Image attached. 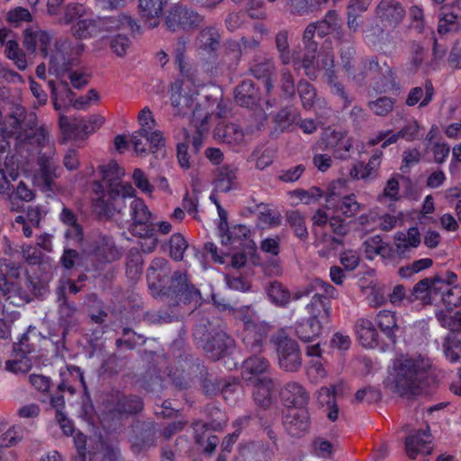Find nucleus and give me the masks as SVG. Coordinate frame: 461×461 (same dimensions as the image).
I'll list each match as a JSON object with an SVG mask.
<instances>
[{"label":"nucleus","mask_w":461,"mask_h":461,"mask_svg":"<svg viewBox=\"0 0 461 461\" xmlns=\"http://www.w3.org/2000/svg\"><path fill=\"white\" fill-rule=\"evenodd\" d=\"M138 121L140 127L131 138L135 152L141 156L151 153L156 158L164 155L166 140L160 131L153 130L155 119L148 107L139 113Z\"/></svg>","instance_id":"obj_5"},{"label":"nucleus","mask_w":461,"mask_h":461,"mask_svg":"<svg viewBox=\"0 0 461 461\" xmlns=\"http://www.w3.org/2000/svg\"><path fill=\"white\" fill-rule=\"evenodd\" d=\"M383 150L376 149L370 157L367 163L357 161L349 170V176L354 180H374L377 176V171L381 166Z\"/></svg>","instance_id":"obj_21"},{"label":"nucleus","mask_w":461,"mask_h":461,"mask_svg":"<svg viewBox=\"0 0 461 461\" xmlns=\"http://www.w3.org/2000/svg\"><path fill=\"white\" fill-rule=\"evenodd\" d=\"M292 196L300 202L310 204L318 201L323 195V191L317 186H312L308 190L295 189L291 193Z\"/></svg>","instance_id":"obj_64"},{"label":"nucleus","mask_w":461,"mask_h":461,"mask_svg":"<svg viewBox=\"0 0 461 461\" xmlns=\"http://www.w3.org/2000/svg\"><path fill=\"white\" fill-rule=\"evenodd\" d=\"M267 294L273 304L285 308L294 299V294L279 281H273L267 288Z\"/></svg>","instance_id":"obj_42"},{"label":"nucleus","mask_w":461,"mask_h":461,"mask_svg":"<svg viewBox=\"0 0 461 461\" xmlns=\"http://www.w3.org/2000/svg\"><path fill=\"white\" fill-rule=\"evenodd\" d=\"M236 319L242 323V329H249L263 321L259 320L257 312L250 305H243L236 310Z\"/></svg>","instance_id":"obj_57"},{"label":"nucleus","mask_w":461,"mask_h":461,"mask_svg":"<svg viewBox=\"0 0 461 461\" xmlns=\"http://www.w3.org/2000/svg\"><path fill=\"white\" fill-rule=\"evenodd\" d=\"M269 330L270 326L268 323L262 321L249 329H241L239 332V337L248 351L258 354L263 351Z\"/></svg>","instance_id":"obj_17"},{"label":"nucleus","mask_w":461,"mask_h":461,"mask_svg":"<svg viewBox=\"0 0 461 461\" xmlns=\"http://www.w3.org/2000/svg\"><path fill=\"white\" fill-rule=\"evenodd\" d=\"M57 302L59 303L58 321L64 329L63 335L65 336L77 325V309L75 303L68 302L64 286H59L57 289Z\"/></svg>","instance_id":"obj_19"},{"label":"nucleus","mask_w":461,"mask_h":461,"mask_svg":"<svg viewBox=\"0 0 461 461\" xmlns=\"http://www.w3.org/2000/svg\"><path fill=\"white\" fill-rule=\"evenodd\" d=\"M73 436L77 455L74 461H92V454L86 449V436L80 430H77Z\"/></svg>","instance_id":"obj_60"},{"label":"nucleus","mask_w":461,"mask_h":461,"mask_svg":"<svg viewBox=\"0 0 461 461\" xmlns=\"http://www.w3.org/2000/svg\"><path fill=\"white\" fill-rule=\"evenodd\" d=\"M203 16L182 4H173L164 14V25L172 32L196 30L203 25Z\"/></svg>","instance_id":"obj_8"},{"label":"nucleus","mask_w":461,"mask_h":461,"mask_svg":"<svg viewBox=\"0 0 461 461\" xmlns=\"http://www.w3.org/2000/svg\"><path fill=\"white\" fill-rule=\"evenodd\" d=\"M48 85L50 90L53 106L56 111H60L71 105L76 94L71 90L68 82L59 81L56 84L53 80H50L48 81Z\"/></svg>","instance_id":"obj_27"},{"label":"nucleus","mask_w":461,"mask_h":461,"mask_svg":"<svg viewBox=\"0 0 461 461\" xmlns=\"http://www.w3.org/2000/svg\"><path fill=\"white\" fill-rule=\"evenodd\" d=\"M88 253L102 263H112L122 257V251L113 238L105 234L95 235L88 244Z\"/></svg>","instance_id":"obj_13"},{"label":"nucleus","mask_w":461,"mask_h":461,"mask_svg":"<svg viewBox=\"0 0 461 461\" xmlns=\"http://www.w3.org/2000/svg\"><path fill=\"white\" fill-rule=\"evenodd\" d=\"M298 117V113L292 107L282 108L276 115V126L281 131H289L292 130Z\"/></svg>","instance_id":"obj_55"},{"label":"nucleus","mask_w":461,"mask_h":461,"mask_svg":"<svg viewBox=\"0 0 461 461\" xmlns=\"http://www.w3.org/2000/svg\"><path fill=\"white\" fill-rule=\"evenodd\" d=\"M361 207L354 194L343 196L337 204V210L348 218L356 216Z\"/></svg>","instance_id":"obj_56"},{"label":"nucleus","mask_w":461,"mask_h":461,"mask_svg":"<svg viewBox=\"0 0 461 461\" xmlns=\"http://www.w3.org/2000/svg\"><path fill=\"white\" fill-rule=\"evenodd\" d=\"M309 317L318 321L322 326L328 324L330 321L331 303L321 293L312 294L311 302L306 305Z\"/></svg>","instance_id":"obj_25"},{"label":"nucleus","mask_w":461,"mask_h":461,"mask_svg":"<svg viewBox=\"0 0 461 461\" xmlns=\"http://www.w3.org/2000/svg\"><path fill=\"white\" fill-rule=\"evenodd\" d=\"M430 367V359L421 355L397 358L393 363L395 391L401 396L419 394Z\"/></svg>","instance_id":"obj_3"},{"label":"nucleus","mask_w":461,"mask_h":461,"mask_svg":"<svg viewBox=\"0 0 461 461\" xmlns=\"http://www.w3.org/2000/svg\"><path fill=\"white\" fill-rule=\"evenodd\" d=\"M59 125L65 138L77 137L81 131H86L87 125L83 119H69L66 115H60Z\"/></svg>","instance_id":"obj_48"},{"label":"nucleus","mask_w":461,"mask_h":461,"mask_svg":"<svg viewBox=\"0 0 461 461\" xmlns=\"http://www.w3.org/2000/svg\"><path fill=\"white\" fill-rule=\"evenodd\" d=\"M225 425V421H217L213 420L210 423L203 422L202 420H195L193 422L192 427L194 429V437L195 442L201 446L204 443V452L207 454H212L216 449V447L219 443V438L215 435H210L206 437V432L210 429L217 431L221 430Z\"/></svg>","instance_id":"obj_20"},{"label":"nucleus","mask_w":461,"mask_h":461,"mask_svg":"<svg viewBox=\"0 0 461 461\" xmlns=\"http://www.w3.org/2000/svg\"><path fill=\"white\" fill-rule=\"evenodd\" d=\"M236 179V169L230 166H222L215 180V189L219 192L227 193L233 187Z\"/></svg>","instance_id":"obj_50"},{"label":"nucleus","mask_w":461,"mask_h":461,"mask_svg":"<svg viewBox=\"0 0 461 461\" xmlns=\"http://www.w3.org/2000/svg\"><path fill=\"white\" fill-rule=\"evenodd\" d=\"M452 310L436 312V319L439 325L449 330L448 334L461 333V311L455 312Z\"/></svg>","instance_id":"obj_45"},{"label":"nucleus","mask_w":461,"mask_h":461,"mask_svg":"<svg viewBox=\"0 0 461 461\" xmlns=\"http://www.w3.org/2000/svg\"><path fill=\"white\" fill-rule=\"evenodd\" d=\"M395 240L402 258H409L411 249H416L420 244V233L417 227H411L406 233H396Z\"/></svg>","instance_id":"obj_37"},{"label":"nucleus","mask_w":461,"mask_h":461,"mask_svg":"<svg viewBox=\"0 0 461 461\" xmlns=\"http://www.w3.org/2000/svg\"><path fill=\"white\" fill-rule=\"evenodd\" d=\"M406 10L397 0H380L375 7V16L379 23H371L364 31L368 44L377 46L384 44L390 33L386 30H394L403 21Z\"/></svg>","instance_id":"obj_4"},{"label":"nucleus","mask_w":461,"mask_h":461,"mask_svg":"<svg viewBox=\"0 0 461 461\" xmlns=\"http://www.w3.org/2000/svg\"><path fill=\"white\" fill-rule=\"evenodd\" d=\"M276 47L279 53V59L284 65L293 61V55L290 54L288 43V33L285 31L279 32L276 36Z\"/></svg>","instance_id":"obj_62"},{"label":"nucleus","mask_w":461,"mask_h":461,"mask_svg":"<svg viewBox=\"0 0 461 461\" xmlns=\"http://www.w3.org/2000/svg\"><path fill=\"white\" fill-rule=\"evenodd\" d=\"M309 408L287 409L283 415V426L286 432L294 438L308 433L311 429Z\"/></svg>","instance_id":"obj_16"},{"label":"nucleus","mask_w":461,"mask_h":461,"mask_svg":"<svg viewBox=\"0 0 461 461\" xmlns=\"http://www.w3.org/2000/svg\"><path fill=\"white\" fill-rule=\"evenodd\" d=\"M375 322L387 339L388 343L395 345L396 331L399 330L395 312L388 310H381L376 314Z\"/></svg>","instance_id":"obj_33"},{"label":"nucleus","mask_w":461,"mask_h":461,"mask_svg":"<svg viewBox=\"0 0 461 461\" xmlns=\"http://www.w3.org/2000/svg\"><path fill=\"white\" fill-rule=\"evenodd\" d=\"M60 382L58 389L60 392H68L74 393L77 387L80 386L86 389L84 373L79 366L67 365L66 367L59 370Z\"/></svg>","instance_id":"obj_24"},{"label":"nucleus","mask_w":461,"mask_h":461,"mask_svg":"<svg viewBox=\"0 0 461 461\" xmlns=\"http://www.w3.org/2000/svg\"><path fill=\"white\" fill-rule=\"evenodd\" d=\"M276 67L272 59L264 58L262 59H255L250 67L251 75L258 80H262L265 90L269 95L274 88L273 76Z\"/></svg>","instance_id":"obj_26"},{"label":"nucleus","mask_w":461,"mask_h":461,"mask_svg":"<svg viewBox=\"0 0 461 461\" xmlns=\"http://www.w3.org/2000/svg\"><path fill=\"white\" fill-rule=\"evenodd\" d=\"M432 288L435 294L440 295V300L447 310H452L461 305L460 285L449 286L447 284L433 282Z\"/></svg>","instance_id":"obj_32"},{"label":"nucleus","mask_w":461,"mask_h":461,"mask_svg":"<svg viewBox=\"0 0 461 461\" xmlns=\"http://www.w3.org/2000/svg\"><path fill=\"white\" fill-rule=\"evenodd\" d=\"M296 89L300 96L303 107L305 110L312 109L317 99V92L315 87L308 81L301 79L298 82Z\"/></svg>","instance_id":"obj_51"},{"label":"nucleus","mask_w":461,"mask_h":461,"mask_svg":"<svg viewBox=\"0 0 461 461\" xmlns=\"http://www.w3.org/2000/svg\"><path fill=\"white\" fill-rule=\"evenodd\" d=\"M271 341L276 346L280 368L286 372H297L303 365L299 344L284 333L272 337Z\"/></svg>","instance_id":"obj_9"},{"label":"nucleus","mask_w":461,"mask_h":461,"mask_svg":"<svg viewBox=\"0 0 461 461\" xmlns=\"http://www.w3.org/2000/svg\"><path fill=\"white\" fill-rule=\"evenodd\" d=\"M126 275L130 279L140 277L143 270V258L137 248H131L126 254Z\"/></svg>","instance_id":"obj_46"},{"label":"nucleus","mask_w":461,"mask_h":461,"mask_svg":"<svg viewBox=\"0 0 461 461\" xmlns=\"http://www.w3.org/2000/svg\"><path fill=\"white\" fill-rule=\"evenodd\" d=\"M320 292H321V295L330 300V298H333L335 296L337 290L330 283L325 282L320 278H315L312 281L311 284L294 292V301H298L301 300L302 298L309 297L314 293Z\"/></svg>","instance_id":"obj_36"},{"label":"nucleus","mask_w":461,"mask_h":461,"mask_svg":"<svg viewBox=\"0 0 461 461\" xmlns=\"http://www.w3.org/2000/svg\"><path fill=\"white\" fill-rule=\"evenodd\" d=\"M198 41L204 50L213 51L219 46V34L213 27H206L201 31Z\"/></svg>","instance_id":"obj_58"},{"label":"nucleus","mask_w":461,"mask_h":461,"mask_svg":"<svg viewBox=\"0 0 461 461\" xmlns=\"http://www.w3.org/2000/svg\"><path fill=\"white\" fill-rule=\"evenodd\" d=\"M234 98L239 105L255 109L260 104L261 95L255 83L250 79H246L236 86Z\"/></svg>","instance_id":"obj_23"},{"label":"nucleus","mask_w":461,"mask_h":461,"mask_svg":"<svg viewBox=\"0 0 461 461\" xmlns=\"http://www.w3.org/2000/svg\"><path fill=\"white\" fill-rule=\"evenodd\" d=\"M355 55L356 50L352 45L343 46L340 50V59L343 70L348 75V77H350L353 81L361 84L366 78V71L364 68L362 61L361 71H359L358 73L356 72L355 67L352 63Z\"/></svg>","instance_id":"obj_35"},{"label":"nucleus","mask_w":461,"mask_h":461,"mask_svg":"<svg viewBox=\"0 0 461 461\" xmlns=\"http://www.w3.org/2000/svg\"><path fill=\"white\" fill-rule=\"evenodd\" d=\"M269 367L267 358L254 354L243 361L242 375L245 380L251 381L252 376L265 374Z\"/></svg>","instance_id":"obj_41"},{"label":"nucleus","mask_w":461,"mask_h":461,"mask_svg":"<svg viewBox=\"0 0 461 461\" xmlns=\"http://www.w3.org/2000/svg\"><path fill=\"white\" fill-rule=\"evenodd\" d=\"M143 409V402L137 395H122L119 397L113 406L105 413L103 425L107 422V429L115 430L117 426L121 425V421L129 415L136 414Z\"/></svg>","instance_id":"obj_10"},{"label":"nucleus","mask_w":461,"mask_h":461,"mask_svg":"<svg viewBox=\"0 0 461 461\" xmlns=\"http://www.w3.org/2000/svg\"><path fill=\"white\" fill-rule=\"evenodd\" d=\"M434 95L433 83L427 79L424 87L415 86L410 90L405 103L408 106H414L420 103V107H425L432 101Z\"/></svg>","instance_id":"obj_39"},{"label":"nucleus","mask_w":461,"mask_h":461,"mask_svg":"<svg viewBox=\"0 0 461 461\" xmlns=\"http://www.w3.org/2000/svg\"><path fill=\"white\" fill-rule=\"evenodd\" d=\"M94 191L99 196L93 200L92 206L94 212L99 219H109L115 212L120 213V204L124 203L127 198L131 199V202L139 199L134 195L135 189L129 184H111L109 189L105 192L104 185L100 182H95Z\"/></svg>","instance_id":"obj_6"},{"label":"nucleus","mask_w":461,"mask_h":461,"mask_svg":"<svg viewBox=\"0 0 461 461\" xmlns=\"http://www.w3.org/2000/svg\"><path fill=\"white\" fill-rule=\"evenodd\" d=\"M419 130L420 126L417 121L408 122L400 131L391 134L381 145V148L385 149L391 144L396 143L401 138L406 140H414L419 138Z\"/></svg>","instance_id":"obj_43"},{"label":"nucleus","mask_w":461,"mask_h":461,"mask_svg":"<svg viewBox=\"0 0 461 461\" xmlns=\"http://www.w3.org/2000/svg\"><path fill=\"white\" fill-rule=\"evenodd\" d=\"M315 35H317L315 24L310 23L303 35L305 53L301 57L298 52H293L294 68L296 71L303 69L305 76L311 80H315L319 72L323 70L325 82L330 86V92L343 100L342 109L344 110L350 105L351 99L336 75L334 55L331 52H325L321 53L316 59L318 42L313 40Z\"/></svg>","instance_id":"obj_2"},{"label":"nucleus","mask_w":461,"mask_h":461,"mask_svg":"<svg viewBox=\"0 0 461 461\" xmlns=\"http://www.w3.org/2000/svg\"><path fill=\"white\" fill-rule=\"evenodd\" d=\"M325 149L339 160H348L355 154L354 140L347 131L332 130L323 138Z\"/></svg>","instance_id":"obj_11"},{"label":"nucleus","mask_w":461,"mask_h":461,"mask_svg":"<svg viewBox=\"0 0 461 461\" xmlns=\"http://www.w3.org/2000/svg\"><path fill=\"white\" fill-rule=\"evenodd\" d=\"M167 2L168 0H139L138 8L140 15L146 21L150 20L149 23L150 28L158 26L159 22L158 18L162 15Z\"/></svg>","instance_id":"obj_31"},{"label":"nucleus","mask_w":461,"mask_h":461,"mask_svg":"<svg viewBox=\"0 0 461 461\" xmlns=\"http://www.w3.org/2000/svg\"><path fill=\"white\" fill-rule=\"evenodd\" d=\"M96 19H79L71 27L72 34L78 39L95 37L100 33Z\"/></svg>","instance_id":"obj_44"},{"label":"nucleus","mask_w":461,"mask_h":461,"mask_svg":"<svg viewBox=\"0 0 461 461\" xmlns=\"http://www.w3.org/2000/svg\"><path fill=\"white\" fill-rule=\"evenodd\" d=\"M279 397L286 409L308 408L311 400L310 392L297 381L285 383L280 389Z\"/></svg>","instance_id":"obj_12"},{"label":"nucleus","mask_w":461,"mask_h":461,"mask_svg":"<svg viewBox=\"0 0 461 461\" xmlns=\"http://www.w3.org/2000/svg\"><path fill=\"white\" fill-rule=\"evenodd\" d=\"M221 393L229 405H234L241 393V386L239 380L235 377L224 379Z\"/></svg>","instance_id":"obj_53"},{"label":"nucleus","mask_w":461,"mask_h":461,"mask_svg":"<svg viewBox=\"0 0 461 461\" xmlns=\"http://www.w3.org/2000/svg\"><path fill=\"white\" fill-rule=\"evenodd\" d=\"M281 214L276 211L264 205L263 210L258 215V223L262 228L276 227L281 224Z\"/></svg>","instance_id":"obj_59"},{"label":"nucleus","mask_w":461,"mask_h":461,"mask_svg":"<svg viewBox=\"0 0 461 461\" xmlns=\"http://www.w3.org/2000/svg\"><path fill=\"white\" fill-rule=\"evenodd\" d=\"M253 384V398L255 402L264 409L268 408L272 402L274 381L267 376H263L260 378L255 377Z\"/></svg>","instance_id":"obj_34"},{"label":"nucleus","mask_w":461,"mask_h":461,"mask_svg":"<svg viewBox=\"0 0 461 461\" xmlns=\"http://www.w3.org/2000/svg\"><path fill=\"white\" fill-rule=\"evenodd\" d=\"M130 232L141 240L139 242L143 253H152L158 244L155 224L151 219V212L142 199H134L131 203Z\"/></svg>","instance_id":"obj_7"},{"label":"nucleus","mask_w":461,"mask_h":461,"mask_svg":"<svg viewBox=\"0 0 461 461\" xmlns=\"http://www.w3.org/2000/svg\"><path fill=\"white\" fill-rule=\"evenodd\" d=\"M431 435L428 430L419 429L405 438L408 456L415 459L419 454L428 455L431 451Z\"/></svg>","instance_id":"obj_22"},{"label":"nucleus","mask_w":461,"mask_h":461,"mask_svg":"<svg viewBox=\"0 0 461 461\" xmlns=\"http://www.w3.org/2000/svg\"><path fill=\"white\" fill-rule=\"evenodd\" d=\"M132 444L140 449H146L155 445L158 432V425L152 421H144L136 426Z\"/></svg>","instance_id":"obj_30"},{"label":"nucleus","mask_w":461,"mask_h":461,"mask_svg":"<svg viewBox=\"0 0 461 461\" xmlns=\"http://www.w3.org/2000/svg\"><path fill=\"white\" fill-rule=\"evenodd\" d=\"M187 248L188 243L181 233L176 232L171 235L168 241V252L173 260L177 262L183 260Z\"/></svg>","instance_id":"obj_52"},{"label":"nucleus","mask_w":461,"mask_h":461,"mask_svg":"<svg viewBox=\"0 0 461 461\" xmlns=\"http://www.w3.org/2000/svg\"><path fill=\"white\" fill-rule=\"evenodd\" d=\"M457 17L458 15L453 12L447 13L442 11L438 20V32L440 35H445L450 32L457 31L459 28Z\"/></svg>","instance_id":"obj_61"},{"label":"nucleus","mask_w":461,"mask_h":461,"mask_svg":"<svg viewBox=\"0 0 461 461\" xmlns=\"http://www.w3.org/2000/svg\"><path fill=\"white\" fill-rule=\"evenodd\" d=\"M394 104H395L394 98L382 96V97L377 98L375 101H370L368 103V107L375 114L379 115V116H385L390 112L393 111Z\"/></svg>","instance_id":"obj_63"},{"label":"nucleus","mask_w":461,"mask_h":461,"mask_svg":"<svg viewBox=\"0 0 461 461\" xmlns=\"http://www.w3.org/2000/svg\"><path fill=\"white\" fill-rule=\"evenodd\" d=\"M234 346V339L225 331L213 330L207 335L203 348L210 358L218 360L230 354Z\"/></svg>","instance_id":"obj_15"},{"label":"nucleus","mask_w":461,"mask_h":461,"mask_svg":"<svg viewBox=\"0 0 461 461\" xmlns=\"http://www.w3.org/2000/svg\"><path fill=\"white\" fill-rule=\"evenodd\" d=\"M363 66L365 70L376 71L380 74L379 81L374 86V90L379 94L398 92L400 90V84L397 77L391 67L382 68L379 66L378 59L376 57L366 58L363 59Z\"/></svg>","instance_id":"obj_14"},{"label":"nucleus","mask_w":461,"mask_h":461,"mask_svg":"<svg viewBox=\"0 0 461 461\" xmlns=\"http://www.w3.org/2000/svg\"><path fill=\"white\" fill-rule=\"evenodd\" d=\"M259 41L254 38L242 37L240 41H229L227 43L226 57L238 63L243 52L247 50H257Z\"/></svg>","instance_id":"obj_40"},{"label":"nucleus","mask_w":461,"mask_h":461,"mask_svg":"<svg viewBox=\"0 0 461 461\" xmlns=\"http://www.w3.org/2000/svg\"><path fill=\"white\" fill-rule=\"evenodd\" d=\"M13 189V185H11L9 192L6 194L9 196L12 209L17 210L20 208V203L23 202H30L34 198V194L32 189H30L23 181H21L16 190Z\"/></svg>","instance_id":"obj_49"},{"label":"nucleus","mask_w":461,"mask_h":461,"mask_svg":"<svg viewBox=\"0 0 461 461\" xmlns=\"http://www.w3.org/2000/svg\"><path fill=\"white\" fill-rule=\"evenodd\" d=\"M356 328L358 340L364 348H380L382 350H384V345L380 344L378 332L370 320L360 319L357 322Z\"/></svg>","instance_id":"obj_28"},{"label":"nucleus","mask_w":461,"mask_h":461,"mask_svg":"<svg viewBox=\"0 0 461 461\" xmlns=\"http://www.w3.org/2000/svg\"><path fill=\"white\" fill-rule=\"evenodd\" d=\"M149 289L155 298L168 299L169 306L188 304L201 300V293L188 280L187 275L179 270L171 275L169 262L164 258H155L147 270Z\"/></svg>","instance_id":"obj_1"},{"label":"nucleus","mask_w":461,"mask_h":461,"mask_svg":"<svg viewBox=\"0 0 461 461\" xmlns=\"http://www.w3.org/2000/svg\"><path fill=\"white\" fill-rule=\"evenodd\" d=\"M176 91L172 89L170 95L171 104L175 110V113L180 116H186L190 113L191 110L195 104L198 93L195 91L190 93H184L181 86L176 84Z\"/></svg>","instance_id":"obj_29"},{"label":"nucleus","mask_w":461,"mask_h":461,"mask_svg":"<svg viewBox=\"0 0 461 461\" xmlns=\"http://www.w3.org/2000/svg\"><path fill=\"white\" fill-rule=\"evenodd\" d=\"M97 23L100 25V32L127 30L133 37L142 33L140 22L126 14H121L117 16L97 17Z\"/></svg>","instance_id":"obj_18"},{"label":"nucleus","mask_w":461,"mask_h":461,"mask_svg":"<svg viewBox=\"0 0 461 461\" xmlns=\"http://www.w3.org/2000/svg\"><path fill=\"white\" fill-rule=\"evenodd\" d=\"M322 328L323 326L314 319L302 318L295 322L294 332L300 340L310 342L321 335Z\"/></svg>","instance_id":"obj_38"},{"label":"nucleus","mask_w":461,"mask_h":461,"mask_svg":"<svg viewBox=\"0 0 461 461\" xmlns=\"http://www.w3.org/2000/svg\"><path fill=\"white\" fill-rule=\"evenodd\" d=\"M444 356L450 363L461 359V333L447 334L443 342Z\"/></svg>","instance_id":"obj_47"},{"label":"nucleus","mask_w":461,"mask_h":461,"mask_svg":"<svg viewBox=\"0 0 461 461\" xmlns=\"http://www.w3.org/2000/svg\"><path fill=\"white\" fill-rule=\"evenodd\" d=\"M286 221L296 237L304 240L308 237V230L305 225V219L299 211H288Z\"/></svg>","instance_id":"obj_54"}]
</instances>
